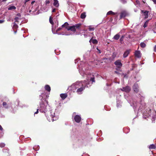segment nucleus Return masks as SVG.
Segmentation results:
<instances>
[{"label":"nucleus","mask_w":156,"mask_h":156,"mask_svg":"<svg viewBox=\"0 0 156 156\" xmlns=\"http://www.w3.org/2000/svg\"><path fill=\"white\" fill-rule=\"evenodd\" d=\"M85 80L83 82H77L76 83L73 84L70 87L71 90L74 92L77 88L83 87H86L87 86V83H86Z\"/></svg>","instance_id":"1"},{"label":"nucleus","mask_w":156,"mask_h":156,"mask_svg":"<svg viewBox=\"0 0 156 156\" xmlns=\"http://www.w3.org/2000/svg\"><path fill=\"white\" fill-rule=\"evenodd\" d=\"M61 30L62 34L68 35V23L65 22L62 26L58 29L57 31Z\"/></svg>","instance_id":"2"},{"label":"nucleus","mask_w":156,"mask_h":156,"mask_svg":"<svg viewBox=\"0 0 156 156\" xmlns=\"http://www.w3.org/2000/svg\"><path fill=\"white\" fill-rule=\"evenodd\" d=\"M81 25V24L79 23L75 26L69 27V35L71 34L72 31L75 32L76 29L79 30Z\"/></svg>","instance_id":"3"},{"label":"nucleus","mask_w":156,"mask_h":156,"mask_svg":"<svg viewBox=\"0 0 156 156\" xmlns=\"http://www.w3.org/2000/svg\"><path fill=\"white\" fill-rule=\"evenodd\" d=\"M50 116L51 118V120L49 119V121H52L53 122L54 121L58 119V117L55 115V113L54 112H51Z\"/></svg>","instance_id":"4"},{"label":"nucleus","mask_w":156,"mask_h":156,"mask_svg":"<svg viewBox=\"0 0 156 156\" xmlns=\"http://www.w3.org/2000/svg\"><path fill=\"white\" fill-rule=\"evenodd\" d=\"M128 15V13L126 11H123L121 12L120 15V19H121L127 16Z\"/></svg>","instance_id":"5"},{"label":"nucleus","mask_w":156,"mask_h":156,"mask_svg":"<svg viewBox=\"0 0 156 156\" xmlns=\"http://www.w3.org/2000/svg\"><path fill=\"white\" fill-rule=\"evenodd\" d=\"M114 64L118 68H120L122 66V64L120 60H117L115 62Z\"/></svg>","instance_id":"6"},{"label":"nucleus","mask_w":156,"mask_h":156,"mask_svg":"<svg viewBox=\"0 0 156 156\" xmlns=\"http://www.w3.org/2000/svg\"><path fill=\"white\" fill-rule=\"evenodd\" d=\"M121 89L123 91H125L126 92H129L130 91L131 89L129 87L127 86L125 87H123Z\"/></svg>","instance_id":"7"},{"label":"nucleus","mask_w":156,"mask_h":156,"mask_svg":"<svg viewBox=\"0 0 156 156\" xmlns=\"http://www.w3.org/2000/svg\"><path fill=\"white\" fill-rule=\"evenodd\" d=\"M74 119L76 122L79 123L81 121V118L79 115H77L75 116L74 117Z\"/></svg>","instance_id":"8"},{"label":"nucleus","mask_w":156,"mask_h":156,"mask_svg":"<svg viewBox=\"0 0 156 156\" xmlns=\"http://www.w3.org/2000/svg\"><path fill=\"white\" fill-rule=\"evenodd\" d=\"M134 55L137 58H140L141 56V54L139 51H136Z\"/></svg>","instance_id":"9"},{"label":"nucleus","mask_w":156,"mask_h":156,"mask_svg":"<svg viewBox=\"0 0 156 156\" xmlns=\"http://www.w3.org/2000/svg\"><path fill=\"white\" fill-rule=\"evenodd\" d=\"M133 88L135 92H137L138 91V86L137 83H135L133 87Z\"/></svg>","instance_id":"10"},{"label":"nucleus","mask_w":156,"mask_h":156,"mask_svg":"<svg viewBox=\"0 0 156 156\" xmlns=\"http://www.w3.org/2000/svg\"><path fill=\"white\" fill-rule=\"evenodd\" d=\"M67 96L68 95L67 93L61 94H60V96L62 100H64L67 97Z\"/></svg>","instance_id":"11"},{"label":"nucleus","mask_w":156,"mask_h":156,"mask_svg":"<svg viewBox=\"0 0 156 156\" xmlns=\"http://www.w3.org/2000/svg\"><path fill=\"white\" fill-rule=\"evenodd\" d=\"M85 87L84 86L83 87H82L77 89V92L78 94H81L82 91L84 89V87Z\"/></svg>","instance_id":"12"},{"label":"nucleus","mask_w":156,"mask_h":156,"mask_svg":"<svg viewBox=\"0 0 156 156\" xmlns=\"http://www.w3.org/2000/svg\"><path fill=\"white\" fill-rule=\"evenodd\" d=\"M53 5L56 7H58L59 6V3L57 0H54Z\"/></svg>","instance_id":"13"},{"label":"nucleus","mask_w":156,"mask_h":156,"mask_svg":"<svg viewBox=\"0 0 156 156\" xmlns=\"http://www.w3.org/2000/svg\"><path fill=\"white\" fill-rule=\"evenodd\" d=\"M129 50H127L125 51L123 55V57L124 58L126 57L129 54Z\"/></svg>","instance_id":"14"},{"label":"nucleus","mask_w":156,"mask_h":156,"mask_svg":"<svg viewBox=\"0 0 156 156\" xmlns=\"http://www.w3.org/2000/svg\"><path fill=\"white\" fill-rule=\"evenodd\" d=\"M45 89L48 92H50L51 90V87L48 85H46L45 86Z\"/></svg>","instance_id":"15"},{"label":"nucleus","mask_w":156,"mask_h":156,"mask_svg":"<svg viewBox=\"0 0 156 156\" xmlns=\"http://www.w3.org/2000/svg\"><path fill=\"white\" fill-rule=\"evenodd\" d=\"M148 11H145L144 12V14L145 16V18H147L148 17Z\"/></svg>","instance_id":"16"},{"label":"nucleus","mask_w":156,"mask_h":156,"mask_svg":"<svg viewBox=\"0 0 156 156\" xmlns=\"http://www.w3.org/2000/svg\"><path fill=\"white\" fill-rule=\"evenodd\" d=\"M49 21L50 23L53 26L54 24V23L53 20V18L51 16H50L49 17Z\"/></svg>","instance_id":"17"},{"label":"nucleus","mask_w":156,"mask_h":156,"mask_svg":"<svg viewBox=\"0 0 156 156\" xmlns=\"http://www.w3.org/2000/svg\"><path fill=\"white\" fill-rule=\"evenodd\" d=\"M2 105L5 108H8L9 107L8 105L5 102H3Z\"/></svg>","instance_id":"18"},{"label":"nucleus","mask_w":156,"mask_h":156,"mask_svg":"<svg viewBox=\"0 0 156 156\" xmlns=\"http://www.w3.org/2000/svg\"><path fill=\"white\" fill-rule=\"evenodd\" d=\"M86 17V13L83 12L80 15V18L81 19H83L85 18Z\"/></svg>","instance_id":"19"},{"label":"nucleus","mask_w":156,"mask_h":156,"mask_svg":"<svg viewBox=\"0 0 156 156\" xmlns=\"http://www.w3.org/2000/svg\"><path fill=\"white\" fill-rule=\"evenodd\" d=\"M156 146L155 145L153 144L150 145L149 147V148L150 149H154L156 148Z\"/></svg>","instance_id":"20"},{"label":"nucleus","mask_w":156,"mask_h":156,"mask_svg":"<svg viewBox=\"0 0 156 156\" xmlns=\"http://www.w3.org/2000/svg\"><path fill=\"white\" fill-rule=\"evenodd\" d=\"M117 13H115L113 12H112V11H110L108 12L107 14V15H111L112 14V15H115Z\"/></svg>","instance_id":"21"},{"label":"nucleus","mask_w":156,"mask_h":156,"mask_svg":"<svg viewBox=\"0 0 156 156\" xmlns=\"http://www.w3.org/2000/svg\"><path fill=\"white\" fill-rule=\"evenodd\" d=\"M140 47L142 48H144L146 46V44L144 42H141L140 44Z\"/></svg>","instance_id":"22"},{"label":"nucleus","mask_w":156,"mask_h":156,"mask_svg":"<svg viewBox=\"0 0 156 156\" xmlns=\"http://www.w3.org/2000/svg\"><path fill=\"white\" fill-rule=\"evenodd\" d=\"M119 34H117L114 36V38L115 40H117L119 38Z\"/></svg>","instance_id":"23"},{"label":"nucleus","mask_w":156,"mask_h":156,"mask_svg":"<svg viewBox=\"0 0 156 156\" xmlns=\"http://www.w3.org/2000/svg\"><path fill=\"white\" fill-rule=\"evenodd\" d=\"M16 8V7L14 6H11L8 8V9L9 10H11L12 9H15Z\"/></svg>","instance_id":"24"},{"label":"nucleus","mask_w":156,"mask_h":156,"mask_svg":"<svg viewBox=\"0 0 156 156\" xmlns=\"http://www.w3.org/2000/svg\"><path fill=\"white\" fill-rule=\"evenodd\" d=\"M13 28L14 29H17L18 27V26L17 24L14 22L13 23Z\"/></svg>","instance_id":"25"},{"label":"nucleus","mask_w":156,"mask_h":156,"mask_svg":"<svg viewBox=\"0 0 156 156\" xmlns=\"http://www.w3.org/2000/svg\"><path fill=\"white\" fill-rule=\"evenodd\" d=\"M84 67L83 66L82 63L79 66V71H80L81 70H83V68Z\"/></svg>","instance_id":"26"},{"label":"nucleus","mask_w":156,"mask_h":156,"mask_svg":"<svg viewBox=\"0 0 156 156\" xmlns=\"http://www.w3.org/2000/svg\"><path fill=\"white\" fill-rule=\"evenodd\" d=\"M89 30L90 31H93L95 29L94 27H93L92 26H89Z\"/></svg>","instance_id":"27"},{"label":"nucleus","mask_w":156,"mask_h":156,"mask_svg":"<svg viewBox=\"0 0 156 156\" xmlns=\"http://www.w3.org/2000/svg\"><path fill=\"white\" fill-rule=\"evenodd\" d=\"M148 23V20H147L144 23L143 25V27L144 28H145L147 26Z\"/></svg>","instance_id":"28"},{"label":"nucleus","mask_w":156,"mask_h":156,"mask_svg":"<svg viewBox=\"0 0 156 156\" xmlns=\"http://www.w3.org/2000/svg\"><path fill=\"white\" fill-rule=\"evenodd\" d=\"M92 43L93 44H97L98 43V41L96 39L93 40L92 41Z\"/></svg>","instance_id":"29"},{"label":"nucleus","mask_w":156,"mask_h":156,"mask_svg":"<svg viewBox=\"0 0 156 156\" xmlns=\"http://www.w3.org/2000/svg\"><path fill=\"white\" fill-rule=\"evenodd\" d=\"M50 2L49 0H46L45 1V4L47 5Z\"/></svg>","instance_id":"30"},{"label":"nucleus","mask_w":156,"mask_h":156,"mask_svg":"<svg viewBox=\"0 0 156 156\" xmlns=\"http://www.w3.org/2000/svg\"><path fill=\"white\" fill-rule=\"evenodd\" d=\"M19 19V18L18 17H16L14 18V20H15V22H18V20Z\"/></svg>","instance_id":"31"},{"label":"nucleus","mask_w":156,"mask_h":156,"mask_svg":"<svg viewBox=\"0 0 156 156\" xmlns=\"http://www.w3.org/2000/svg\"><path fill=\"white\" fill-rule=\"evenodd\" d=\"M124 38V36H122V37H121V38L120 39V41L121 43H122V41L123 40V38Z\"/></svg>","instance_id":"32"},{"label":"nucleus","mask_w":156,"mask_h":156,"mask_svg":"<svg viewBox=\"0 0 156 156\" xmlns=\"http://www.w3.org/2000/svg\"><path fill=\"white\" fill-rule=\"evenodd\" d=\"M90 80L92 81V82H94V77L91 78Z\"/></svg>","instance_id":"33"},{"label":"nucleus","mask_w":156,"mask_h":156,"mask_svg":"<svg viewBox=\"0 0 156 156\" xmlns=\"http://www.w3.org/2000/svg\"><path fill=\"white\" fill-rule=\"evenodd\" d=\"M30 1V0H25V3H24V5H23V7H24L26 6V2H28V1Z\"/></svg>","instance_id":"34"},{"label":"nucleus","mask_w":156,"mask_h":156,"mask_svg":"<svg viewBox=\"0 0 156 156\" xmlns=\"http://www.w3.org/2000/svg\"><path fill=\"white\" fill-rule=\"evenodd\" d=\"M121 2L124 4L126 3V1L125 0H121Z\"/></svg>","instance_id":"35"},{"label":"nucleus","mask_w":156,"mask_h":156,"mask_svg":"<svg viewBox=\"0 0 156 156\" xmlns=\"http://www.w3.org/2000/svg\"><path fill=\"white\" fill-rule=\"evenodd\" d=\"M57 9H56V8L53 9L52 10V12H55L56 11V10Z\"/></svg>","instance_id":"36"},{"label":"nucleus","mask_w":156,"mask_h":156,"mask_svg":"<svg viewBox=\"0 0 156 156\" xmlns=\"http://www.w3.org/2000/svg\"><path fill=\"white\" fill-rule=\"evenodd\" d=\"M120 104V102L118 101L117 102V107H119V104Z\"/></svg>","instance_id":"37"},{"label":"nucleus","mask_w":156,"mask_h":156,"mask_svg":"<svg viewBox=\"0 0 156 156\" xmlns=\"http://www.w3.org/2000/svg\"><path fill=\"white\" fill-rule=\"evenodd\" d=\"M39 98H40L41 100L43 98V97L42 95H41L39 96Z\"/></svg>","instance_id":"38"},{"label":"nucleus","mask_w":156,"mask_h":156,"mask_svg":"<svg viewBox=\"0 0 156 156\" xmlns=\"http://www.w3.org/2000/svg\"><path fill=\"white\" fill-rule=\"evenodd\" d=\"M5 145L4 144H0V146L1 147H4Z\"/></svg>","instance_id":"39"},{"label":"nucleus","mask_w":156,"mask_h":156,"mask_svg":"<svg viewBox=\"0 0 156 156\" xmlns=\"http://www.w3.org/2000/svg\"><path fill=\"white\" fill-rule=\"evenodd\" d=\"M16 16L18 17H20L21 16V14L20 13L17 14Z\"/></svg>","instance_id":"40"},{"label":"nucleus","mask_w":156,"mask_h":156,"mask_svg":"<svg viewBox=\"0 0 156 156\" xmlns=\"http://www.w3.org/2000/svg\"><path fill=\"white\" fill-rule=\"evenodd\" d=\"M4 22V20H0V23H3Z\"/></svg>","instance_id":"41"},{"label":"nucleus","mask_w":156,"mask_h":156,"mask_svg":"<svg viewBox=\"0 0 156 156\" xmlns=\"http://www.w3.org/2000/svg\"><path fill=\"white\" fill-rule=\"evenodd\" d=\"M152 1L154 2V4L156 5V0H152Z\"/></svg>","instance_id":"42"},{"label":"nucleus","mask_w":156,"mask_h":156,"mask_svg":"<svg viewBox=\"0 0 156 156\" xmlns=\"http://www.w3.org/2000/svg\"><path fill=\"white\" fill-rule=\"evenodd\" d=\"M138 104H139V103H137L136 105H135L134 103H133V106H135V107H136V106H137V105H138Z\"/></svg>","instance_id":"43"},{"label":"nucleus","mask_w":156,"mask_h":156,"mask_svg":"<svg viewBox=\"0 0 156 156\" xmlns=\"http://www.w3.org/2000/svg\"><path fill=\"white\" fill-rule=\"evenodd\" d=\"M3 128L1 126V125H0V130H3Z\"/></svg>","instance_id":"44"},{"label":"nucleus","mask_w":156,"mask_h":156,"mask_svg":"<svg viewBox=\"0 0 156 156\" xmlns=\"http://www.w3.org/2000/svg\"><path fill=\"white\" fill-rule=\"evenodd\" d=\"M38 112V109H37V111L34 113V114H37Z\"/></svg>","instance_id":"45"},{"label":"nucleus","mask_w":156,"mask_h":156,"mask_svg":"<svg viewBox=\"0 0 156 156\" xmlns=\"http://www.w3.org/2000/svg\"><path fill=\"white\" fill-rule=\"evenodd\" d=\"M154 51L156 52V45L154 46Z\"/></svg>","instance_id":"46"},{"label":"nucleus","mask_w":156,"mask_h":156,"mask_svg":"<svg viewBox=\"0 0 156 156\" xmlns=\"http://www.w3.org/2000/svg\"><path fill=\"white\" fill-rule=\"evenodd\" d=\"M35 2V1H33L31 3V4H33Z\"/></svg>","instance_id":"47"},{"label":"nucleus","mask_w":156,"mask_h":156,"mask_svg":"<svg viewBox=\"0 0 156 156\" xmlns=\"http://www.w3.org/2000/svg\"><path fill=\"white\" fill-rule=\"evenodd\" d=\"M69 6H71V7H72L71 6V4L69 3Z\"/></svg>","instance_id":"48"},{"label":"nucleus","mask_w":156,"mask_h":156,"mask_svg":"<svg viewBox=\"0 0 156 156\" xmlns=\"http://www.w3.org/2000/svg\"><path fill=\"white\" fill-rule=\"evenodd\" d=\"M115 73H117V74H118V72H117V71H115Z\"/></svg>","instance_id":"49"},{"label":"nucleus","mask_w":156,"mask_h":156,"mask_svg":"<svg viewBox=\"0 0 156 156\" xmlns=\"http://www.w3.org/2000/svg\"><path fill=\"white\" fill-rule=\"evenodd\" d=\"M7 0H2V1L3 2H5Z\"/></svg>","instance_id":"50"},{"label":"nucleus","mask_w":156,"mask_h":156,"mask_svg":"<svg viewBox=\"0 0 156 156\" xmlns=\"http://www.w3.org/2000/svg\"><path fill=\"white\" fill-rule=\"evenodd\" d=\"M84 36L85 37H86L87 35H86L85 34H84Z\"/></svg>","instance_id":"51"},{"label":"nucleus","mask_w":156,"mask_h":156,"mask_svg":"<svg viewBox=\"0 0 156 156\" xmlns=\"http://www.w3.org/2000/svg\"><path fill=\"white\" fill-rule=\"evenodd\" d=\"M136 2H137V3H138V2H139V1H136Z\"/></svg>","instance_id":"52"},{"label":"nucleus","mask_w":156,"mask_h":156,"mask_svg":"<svg viewBox=\"0 0 156 156\" xmlns=\"http://www.w3.org/2000/svg\"><path fill=\"white\" fill-rule=\"evenodd\" d=\"M89 78L88 79H87V80H88H88H89Z\"/></svg>","instance_id":"53"},{"label":"nucleus","mask_w":156,"mask_h":156,"mask_svg":"<svg viewBox=\"0 0 156 156\" xmlns=\"http://www.w3.org/2000/svg\"><path fill=\"white\" fill-rule=\"evenodd\" d=\"M99 51H100V53H101V52H100V50H99Z\"/></svg>","instance_id":"54"}]
</instances>
